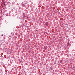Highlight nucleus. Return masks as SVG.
Instances as JSON below:
<instances>
[{
  "label": "nucleus",
  "mask_w": 75,
  "mask_h": 75,
  "mask_svg": "<svg viewBox=\"0 0 75 75\" xmlns=\"http://www.w3.org/2000/svg\"><path fill=\"white\" fill-rule=\"evenodd\" d=\"M11 34H12V35H11V36H13V35H14V33H13V32H12Z\"/></svg>",
  "instance_id": "f257e3e1"
},
{
  "label": "nucleus",
  "mask_w": 75,
  "mask_h": 75,
  "mask_svg": "<svg viewBox=\"0 0 75 75\" xmlns=\"http://www.w3.org/2000/svg\"><path fill=\"white\" fill-rule=\"evenodd\" d=\"M3 35H1V36H3Z\"/></svg>",
  "instance_id": "7ed1b4c3"
},
{
  "label": "nucleus",
  "mask_w": 75,
  "mask_h": 75,
  "mask_svg": "<svg viewBox=\"0 0 75 75\" xmlns=\"http://www.w3.org/2000/svg\"><path fill=\"white\" fill-rule=\"evenodd\" d=\"M1 72H2V70H0V73H1Z\"/></svg>",
  "instance_id": "f03ea898"
}]
</instances>
